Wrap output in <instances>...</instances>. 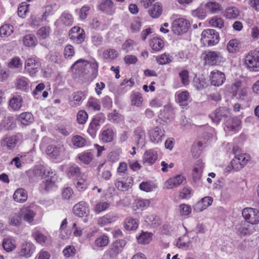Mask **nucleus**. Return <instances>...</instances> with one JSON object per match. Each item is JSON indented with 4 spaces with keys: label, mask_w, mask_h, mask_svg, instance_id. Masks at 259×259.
Segmentation results:
<instances>
[{
    "label": "nucleus",
    "mask_w": 259,
    "mask_h": 259,
    "mask_svg": "<svg viewBox=\"0 0 259 259\" xmlns=\"http://www.w3.org/2000/svg\"><path fill=\"white\" fill-rule=\"evenodd\" d=\"M245 66L250 71H259V51L249 52L243 59Z\"/></svg>",
    "instance_id": "1"
},
{
    "label": "nucleus",
    "mask_w": 259,
    "mask_h": 259,
    "mask_svg": "<svg viewBox=\"0 0 259 259\" xmlns=\"http://www.w3.org/2000/svg\"><path fill=\"white\" fill-rule=\"evenodd\" d=\"M219 34L214 29H207L201 33V41L205 46H213L219 42Z\"/></svg>",
    "instance_id": "2"
},
{
    "label": "nucleus",
    "mask_w": 259,
    "mask_h": 259,
    "mask_svg": "<svg viewBox=\"0 0 259 259\" xmlns=\"http://www.w3.org/2000/svg\"><path fill=\"white\" fill-rule=\"evenodd\" d=\"M72 67L81 72H84L88 68H91V73L96 75L98 72V64L96 61L89 62L86 60L80 59L73 64Z\"/></svg>",
    "instance_id": "3"
},
{
    "label": "nucleus",
    "mask_w": 259,
    "mask_h": 259,
    "mask_svg": "<svg viewBox=\"0 0 259 259\" xmlns=\"http://www.w3.org/2000/svg\"><path fill=\"white\" fill-rule=\"evenodd\" d=\"M202 56L204 60V64L211 66L219 64L224 59L222 54L217 51H205Z\"/></svg>",
    "instance_id": "4"
},
{
    "label": "nucleus",
    "mask_w": 259,
    "mask_h": 259,
    "mask_svg": "<svg viewBox=\"0 0 259 259\" xmlns=\"http://www.w3.org/2000/svg\"><path fill=\"white\" fill-rule=\"evenodd\" d=\"M242 215L247 223L252 225L259 223V211L255 208L247 207L243 209Z\"/></svg>",
    "instance_id": "5"
},
{
    "label": "nucleus",
    "mask_w": 259,
    "mask_h": 259,
    "mask_svg": "<svg viewBox=\"0 0 259 259\" xmlns=\"http://www.w3.org/2000/svg\"><path fill=\"white\" fill-rule=\"evenodd\" d=\"M190 27L189 22L184 18H179L174 20L172 24V31L177 35L186 32Z\"/></svg>",
    "instance_id": "6"
},
{
    "label": "nucleus",
    "mask_w": 259,
    "mask_h": 259,
    "mask_svg": "<svg viewBox=\"0 0 259 259\" xmlns=\"http://www.w3.org/2000/svg\"><path fill=\"white\" fill-rule=\"evenodd\" d=\"M40 63L34 58H29L25 62V70L31 76H34L40 67Z\"/></svg>",
    "instance_id": "7"
},
{
    "label": "nucleus",
    "mask_w": 259,
    "mask_h": 259,
    "mask_svg": "<svg viewBox=\"0 0 259 259\" xmlns=\"http://www.w3.org/2000/svg\"><path fill=\"white\" fill-rule=\"evenodd\" d=\"M165 136V131L160 126H156L149 131V137L151 142L158 144L161 142Z\"/></svg>",
    "instance_id": "8"
},
{
    "label": "nucleus",
    "mask_w": 259,
    "mask_h": 259,
    "mask_svg": "<svg viewBox=\"0 0 259 259\" xmlns=\"http://www.w3.org/2000/svg\"><path fill=\"white\" fill-rule=\"evenodd\" d=\"M46 178V181L42 182L40 184V188L48 192L54 186L55 182L57 180V177L55 171L49 170Z\"/></svg>",
    "instance_id": "9"
},
{
    "label": "nucleus",
    "mask_w": 259,
    "mask_h": 259,
    "mask_svg": "<svg viewBox=\"0 0 259 259\" xmlns=\"http://www.w3.org/2000/svg\"><path fill=\"white\" fill-rule=\"evenodd\" d=\"M69 37L76 44H80L84 40V31L79 27H73L70 31Z\"/></svg>",
    "instance_id": "10"
},
{
    "label": "nucleus",
    "mask_w": 259,
    "mask_h": 259,
    "mask_svg": "<svg viewBox=\"0 0 259 259\" xmlns=\"http://www.w3.org/2000/svg\"><path fill=\"white\" fill-rule=\"evenodd\" d=\"M236 233L240 236L250 235L255 231L254 226L246 222H242L237 225L235 228Z\"/></svg>",
    "instance_id": "11"
},
{
    "label": "nucleus",
    "mask_w": 259,
    "mask_h": 259,
    "mask_svg": "<svg viewBox=\"0 0 259 259\" xmlns=\"http://www.w3.org/2000/svg\"><path fill=\"white\" fill-rule=\"evenodd\" d=\"M229 111L224 107H221L217 109L214 112H212L209 117L212 121L218 124L223 119L226 117L229 114Z\"/></svg>",
    "instance_id": "12"
},
{
    "label": "nucleus",
    "mask_w": 259,
    "mask_h": 259,
    "mask_svg": "<svg viewBox=\"0 0 259 259\" xmlns=\"http://www.w3.org/2000/svg\"><path fill=\"white\" fill-rule=\"evenodd\" d=\"M203 168L204 165L202 162L198 160L194 165L192 173V182L194 184H197L200 181Z\"/></svg>",
    "instance_id": "13"
},
{
    "label": "nucleus",
    "mask_w": 259,
    "mask_h": 259,
    "mask_svg": "<svg viewBox=\"0 0 259 259\" xmlns=\"http://www.w3.org/2000/svg\"><path fill=\"white\" fill-rule=\"evenodd\" d=\"M210 78L211 84L217 87L222 85L226 79L225 74L217 70L211 72Z\"/></svg>",
    "instance_id": "14"
},
{
    "label": "nucleus",
    "mask_w": 259,
    "mask_h": 259,
    "mask_svg": "<svg viewBox=\"0 0 259 259\" xmlns=\"http://www.w3.org/2000/svg\"><path fill=\"white\" fill-rule=\"evenodd\" d=\"M35 246L30 242H25L21 245L20 255L25 258H28L31 256L35 250Z\"/></svg>",
    "instance_id": "15"
},
{
    "label": "nucleus",
    "mask_w": 259,
    "mask_h": 259,
    "mask_svg": "<svg viewBox=\"0 0 259 259\" xmlns=\"http://www.w3.org/2000/svg\"><path fill=\"white\" fill-rule=\"evenodd\" d=\"M73 210L74 213L79 217H86L90 212L87 204L83 201L75 204L73 207Z\"/></svg>",
    "instance_id": "16"
},
{
    "label": "nucleus",
    "mask_w": 259,
    "mask_h": 259,
    "mask_svg": "<svg viewBox=\"0 0 259 259\" xmlns=\"http://www.w3.org/2000/svg\"><path fill=\"white\" fill-rule=\"evenodd\" d=\"M20 215L21 219L28 223H31L34 220V218L35 216V213L31 208L30 206H24L22 207L19 210Z\"/></svg>",
    "instance_id": "17"
},
{
    "label": "nucleus",
    "mask_w": 259,
    "mask_h": 259,
    "mask_svg": "<svg viewBox=\"0 0 259 259\" xmlns=\"http://www.w3.org/2000/svg\"><path fill=\"white\" fill-rule=\"evenodd\" d=\"M134 137L138 147H143L145 145L146 135L144 130L138 127L134 131Z\"/></svg>",
    "instance_id": "18"
},
{
    "label": "nucleus",
    "mask_w": 259,
    "mask_h": 259,
    "mask_svg": "<svg viewBox=\"0 0 259 259\" xmlns=\"http://www.w3.org/2000/svg\"><path fill=\"white\" fill-rule=\"evenodd\" d=\"M63 150V146L51 145L47 146L46 152L51 158L56 159Z\"/></svg>",
    "instance_id": "19"
},
{
    "label": "nucleus",
    "mask_w": 259,
    "mask_h": 259,
    "mask_svg": "<svg viewBox=\"0 0 259 259\" xmlns=\"http://www.w3.org/2000/svg\"><path fill=\"white\" fill-rule=\"evenodd\" d=\"M185 179V177L184 176L181 175H177L167 180L165 183V187L167 189H172L174 187H177L181 185Z\"/></svg>",
    "instance_id": "20"
},
{
    "label": "nucleus",
    "mask_w": 259,
    "mask_h": 259,
    "mask_svg": "<svg viewBox=\"0 0 259 259\" xmlns=\"http://www.w3.org/2000/svg\"><path fill=\"white\" fill-rule=\"evenodd\" d=\"M23 103L22 97L20 95L13 96L9 101V107L13 111H18L21 108Z\"/></svg>",
    "instance_id": "21"
},
{
    "label": "nucleus",
    "mask_w": 259,
    "mask_h": 259,
    "mask_svg": "<svg viewBox=\"0 0 259 259\" xmlns=\"http://www.w3.org/2000/svg\"><path fill=\"white\" fill-rule=\"evenodd\" d=\"M212 200L210 196L204 197L196 204L195 209L197 211H202L211 204Z\"/></svg>",
    "instance_id": "22"
},
{
    "label": "nucleus",
    "mask_w": 259,
    "mask_h": 259,
    "mask_svg": "<svg viewBox=\"0 0 259 259\" xmlns=\"http://www.w3.org/2000/svg\"><path fill=\"white\" fill-rule=\"evenodd\" d=\"M118 217L115 214H107L97 219V224L100 226H104L115 222Z\"/></svg>",
    "instance_id": "23"
},
{
    "label": "nucleus",
    "mask_w": 259,
    "mask_h": 259,
    "mask_svg": "<svg viewBox=\"0 0 259 259\" xmlns=\"http://www.w3.org/2000/svg\"><path fill=\"white\" fill-rule=\"evenodd\" d=\"M233 151L235 154L234 158H237L240 163H243L244 166H245L250 159V157L248 154L246 153L239 154V147L238 146H234L233 148Z\"/></svg>",
    "instance_id": "24"
},
{
    "label": "nucleus",
    "mask_w": 259,
    "mask_h": 259,
    "mask_svg": "<svg viewBox=\"0 0 259 259\" xmlns=\"http://www.w3.org/2000/svg\"><path fill=\"white\" fill-rule=\"evenodd\" d=\"M158 156L156 151L150 149L146 151L143 156V162L149 164H153L157 159Z\"/></svg>",
    "instance_id": "25"
},
{
    "label": "nucleus",
    "mask_w": 259,
    "mask_h": 259,
    "mask_svg": "<svg viewBox=\"0 0 259 259\" xmlns=\"http://www.w3.org/2000/svg\"><path fill=\"white\" fill-rule=\"evenodd\" d=\"M177 101L183 108L188 105L190 101L189 94L187 91L179 93L177 95Z\"/></svg>",
    "instance_id": "26"
},
{
    "label": "nucleus",
    "mask_w": 259,
    "mask_h": 259,
    "mask_svg": "<svg viewBox=\"0 0 259 259\" xmlns=\"http://www.w3.org/2000/svg\"><path fill=\"white\" fill-rule=\"evenodd\" d=\"M27 197V191L23 188L17 189L13 195V198L15 201L20 203L26 201Z\"/></svg>",
    "instance_id": "27"
},
{
    "label": "nucleus",
    "mask_w": 259,
    "mask_h": 259,
    "mask_svg": "<svg viewBox=\"0 0 259 259\" xmlns=\"http://www.w3.org/2000/svg\"><path fill=\"white\" fill-rule=\"evenodd\" d=\"M17 141L16 136L7 137L1 141V144L2 146L6 147L10 150L16 146Z\"/></svg>",
    "instance_id": "28"
},
{
    "label": "nucleus",
    "mask_w": 259,
    "mask_h": 259,
    "mask_svg": "<svg viewBox=\"0 0 259 259\" xmlns=\"http://www.w3.org/2000/svg\"><path fill=\"white\" fill-rule=\"evenodd\" d=\"M32 236L36 242L41 245H44L50 241L49 237L38 230L34 231L32 233Z\"/></svg>",
    "instance_id": "29"
},
{
    "label": "nucleus",
    "mask_w": 259,
    "mask_h": 259,
    "mask_svg": "<svg viewBox=\"0 0 259 259\" xmlns=\"http://www.w3.org/2000/svg\"><path fill=\"white\" fill-rule=\"evenodd\" d=\"M18 121L24 125H27L33 121L32 114L30 112H23L20 114L17 117Z\"/></svg>",
    "instance_id": "30"
},
{
    "label": "nucleus",
    "mask_w": 259,
    "mask_h": 259,
    "mask_svg": "<svg viewBox=\"0 0 259 259\" xmlns=\"http://www.w3.org/2000/svg\"><path fill=\"white\" fill-rule=\"evenodd\" d=\"M16 89L22 91L27 92L29 89V80L25 77L21 76L16 80Z\"/></svg>",
    "instance_id": "31"
},
{
    "label": "nucleus",
    "mask_w": 259,
    "mask_h": 259,
    "mask_svg": "<svg viewBox=\"0 0 259 259\" xmlns=\"http://www.w3.org/2000/svg\"><path fill=\"white\" fill-rule=\"evenodd\" d=\"M241 123V121L237 117L233 118L226 122V127L229 131L236 132L240 128Z\"/></svg>",
    "instance_id": "32"
},
{
    "label": "nucleus",
    "mask_w": 259,
    "mask_h": 259,
    "mask_svg": "<svg viewBox=\"0 0 259 259\" xmlns=\"http://www.w3.org/2000/svg\"><path fill=\"white\" fill-rule=\"evenodd\" d=\"M239 15V11L236 7L230 6L225 10L224 16L227 19H236Z\"/></svg>",
    "instance_id": "33"
},
{
    "label": "nucleus",
    "mask_w": 259,
    "mask_h": 259,
    "mask_svg": "<svg viewBox=\"0 0 259 259\" xmlns=\"http://www.w3.org/2000/svg\"><path fill=\"white\" fill-rule=\"evenodd\" d=\"M72 98V100L70 101V105L73 107H76L85 99L84 94L83 92H77L73 94Z\"/></svg>",
    "instance_id": "34"
},
{
    "label": "nucleus",
    "mask_w": 259,
    "mask_h": 259,
    "mask_svg": "<svg viewBox=\"0 0 259 259\" xmlns=\"http://www.w3.org/2000/svg\"><path fill=\"white\" fill-rule=\"evenodd\" d=\"M23 42L25 47H34L37 44V40L34 35L29 34L23 37Z\"/></svg>",
    "instance_id": "35"
},
{
    "label": "nucleus",
    "mask_w": 259,
    "mask_h": 259,
    "mask_svg": "<svg viewBox=\"0 0 259 259\" xmlns=\"http://www.w3.org/2000/svg\"><path fill=\"white\" fill-rule=\"evenodd\" d=\"M100 127L99 119L97 118H93L90 124L88 130V132L92 137L96 136L97 131Z\"/></svg>",
    "instance_id": "36"
},
{
    "label": "nucleus",
    "mask_w": 259,
    "mask_h": 259,
    "mask_svg": "<svg viewBox=\"0 0 259 259\" xmlns=\"http://www.w3.org/2000/svg\"><path fill=\"white\" fill-rule=\"evenodd\" d=\"M162 8L159 3H155L152 8L149 10L150 15L153 18H158L162 14Z\"/></svg>",
    "instance_id": "37"
},
{
    "label": "nucleus",
    "mask_w": 259,
    "mask_h": 259,
    "mask_svg": "<svg viewBox=\"0 0 259 259\" xmlns=\"http://www.w3.org/2000/svg\"><path fill=\"white\" fill-rule=\"evenodd\" d=\"M109 243V237L107 235L102 234L95 240V245L97 247H104Z\"/></svg>",
    "instance_id": "38"
},
{
    "label": "nucleus",
    "mask_w": 259,
    "mask_h": 259,
    "mask_svg": "<svg viewBox=\"0 0 259 259\" xmlns=\"http://www.w3.org/2000/svg\"><path fill=\"white\" fill-rule=\"evenodd\" d=\"M67 219H64L60 226V237L62 239H66L69 238L71 235V231L69 230L66 229L67 226Z\"/></svg>",
    "instance_id": "39"
},
{
    "label": "nucleus",
    "mask_w": 259,
    "mask_h": 259,
    "mask_svg": "<svg viewBox=\"0 0 259 259\" xmlns=\"http://www.w3.org/2000/svg\"><path fill=\"white\" fill-rule=\"evenodd\" d=\"M49 170H52L50 168H47L44 166L39 165L34 167L33 170V174L35 177L45 176L47 177Z\"/></svg>",
    "instance_id": "40"
},
{
    "label": "nucleus",
    "mask_w": 259,
    "mask_h": 259,
    "mask_svg": "<svg viewBox=\"0 0 259 259\" xmlns=\"http://www.w3.org/2000/svg\"><path fill=\"white\" fill-rule=\"evenodd\" d=\"M150 45L153 50L159 51L163 48L164 42L161 39L154 37L151 40Z\"/></svg>",
    "instance_id": "41"
},
{
    "label": "nucleus",
    "mask_w": 259,
    "mask_h": 259,
    "mask_svg": "<svg viewBox=\"0 0 259 259\" xmlns=\"http://www.w3.org/2000/svg\"><path fill=\"white\" fill-rule=\"evenodd\" d=\"M22 223L21 217L19 212L18 213L11 214L9 217V223L10 225L18 227Z\"/></svg>",
    "instance_id": "42"
},
{
    "label": "nucleus",
    "mask_w": 259,
    "mask_h": 259,
    "mask_svg": "<svg viewBox=\"0 0 259 259\" xmlns=\"http://www.w3.org/2000/svg\"><path fill=\"white\" fill-rule=\"evenodd\" d=\"M244 166L243 163H240L237 158H234L231 161L230 164L226 167V170L228 171H230L232 169L238 171Z\"/></svg>",
    "instance_id": "43"
},
{
    "label": "nucleus",
    "mask_w": 259,
    "mask_h": 259,
    "mask_svg": "<svg viewBox=\"0 0 259 259\" xmlns=\"http://www.w3.org/2000/svg\"><path fill=\"white\" fill-rule=\"evenodd\" d=\"M227 49L230 53H235L239 51V43L238 40L233 39L230 40L227 44Z\"/></svg>",
    "instance_id": "44"
},
{
    "label": "nucleus",
    "mask_w": 259,
    "mask_h": 259,
    "mask_svg": "<svg viewBox=\"0 0 259 259\" xmlns=\"http://www.w3.org/2000/svg\"><path fill=\"white\" fill-rule=\"evenodd\" d=\"M60 20L66 26H71L73 23V19L72 15L66 12L62 14L60 17Z\"/></svg>",
    "instance_id": "45"
},
{
    "label": "nucleus",
    "mask_w": 259,
    "mask_h": 259,
    "mask_svg": "<svg viewBox=\"0 0 259 259\" xmlns=\"http://www.w3.org/2000/svg\"><path fill=\"white\" fill-rule=\"evenodd\" d=\"M138 227L137 221L131 218H127L124 221V227L127 230H135Z\"/></svg>",
    "instance_id": "46"
},
{
    "label": "nucleus",
    "mask_w": 259,
    "mask_h": 259,
    "mask_svg": "<svg viewBox=\"0 0 259 259\" xmlns=\"http://www.w3.org/2000/svg\"><path fill=\"white\" fill-rule=\"evenodd\" d=\"M103 56L104 58L106 59H108L110 60H114L116 59L118 56V52L114 49H108L105 50L103 53Z\"/></svg>",
    "instance_id": "47"
},
{
    "label": "nucleus",
    "mask_w": 259,
    "mask_h": 259,
    "mask_svg": "<svg viewBox=\"0 0 259 259\" xmlns=\"http://www.w3.org/2000/svg\"><path fill=\"white\" fill-rule=\"evenodd\" d=\"M113 7V3L111 0H103L99 6L100 10L109 12Z\"/></svg>",
    "instance_id": "48"
},
{
    "label": "nucleus",
    "mask_w": 259,
    "mask_h": 259,
    "mask_svg": "<svg viewBox=\"0 0 259 259\" xmlns=\"http://www.w3.org/2000/svg\"><path fill=\"white\" fill-rule=\"evenodd\" d=\"M209 24L212 27L220 29L223 28L224 25V20L221 18L216 16L212 17L209 20Z\"/></svg>",
    "instance_id": "49"
},
{
    "label": "nucleus",
    "mask_w": 259,
    "mask_h": 259,
    "mask_svg": "<svg viewBox=\"0 0 259 259\" xmlns=\"http://www.w3.org/2000/svg\"><path fill=\"white\" fill-rule=\"evenodd\" d=\"M14 31V28L12 25L5 24L0 28V36H8L10 35Z\"/></svg>",
    "instance_id": "50"
},
{
    "label": "nucleus",
    "mask_w": 259,
    "mask_h": 259,
    "mask_svg": "<svg viewBox=\"0 0 259 259\" xmlns=\"http://www.w3.org/2000/svg\"><path fill=\"white\" fill-rule=\"evenodd\" d=\"M3 246L5 250L11 251L15 248V241L11 238H5L3 240Z\"/></svg>",
    "instance_id": "51"
},
{
    "label": "nucleus",
    "mask_w": 259,
    "mask_h": 259,
    "mask_svg": "<svg viewBox=\"0 0 259 259\" xmlns=\"http://www.w3.org/2000/svg\"><path fill=\"white\" fill-rule=\"evenodd\" d=\"M50 33V28L48 26H43L39 28L36 34L39 39H44L47 38Z\"/></svg>",
    "instance_id": "52"
},
{
    "label": "nucleus",
    "mask_w": 259,
    "mask_h": 259,
    "mask_svg": "<svg viewBox=\"0 0 259 259\" xmlns=\"http://www.w3.org/2000/svg\"><path fill=\"white\" fill-rule=\"evenodd\" d=\"M172 57L169 54L164 53L156 58V61L159 64L164 65L169 63L172 61Z\"/></svg>",
    "instance_id": "53"
},
{
    "label": "nucleus",
    "mask_w": 259,
    "mask_h": 259,
    "mask_svg": "<svg viewBox=\"0 0 259 259\" xmlns=\"http://www.w3.org/2000/svg\"><path fill=\"white\" fill-rule=\"evenodd\" d=\"M138 242L140 244H148L151 240V235L150 233L143 232L140 235L137 237Z\"/></svg>",
    "instance_id": "54"
},
{
    "label": "nucleus",
    "mask_w": 259,
    "mask_h": 259,
    "mask_svg": "<svg viewBox=\"0 0 259 259\" xmlns=\"http://www.w3.org/2000/svg\"><path fill=\"white\" fill-rule=\"evenodd\" d=\"M48 59L55 63L60 64L62 62L61 54L57 52H51L48 55Z\"/></svg>",
    "instance_id": "55"
},
{
    "label": "nucleus",
    "mask_w": 259,
    "mask_h": 259,
    "mask_svg": "<svg viewBox=\"0 0 259 259\" xmlns=\"http://www.w3.org/2000/svg\"><path fill=\"white\" fill-rule=\"evenodd\" d=\"M205 6L208 11L211 13H217L221 10V5L217 2H208Z\"/></svg>",
    "instance_id": "56"
},
{
    "label": "nucleus",
    "mask_w": 259,
    "mask_h": 259,
    "mask_svg": "<svg viewBox=\"0 0 259 259\" xmlns=\"http://www.w3.org/2000/svg\"><path fill=\"white\" fill-rule=\"evenodd\" d=\"M29 4L26 2H23L20 4L18 8V15L21 18H24L28 12Z\"/></svg>",
    "instance_id": "57"
},
{
    "label": "nucleus",
    "mask_w": 259,
    "mask_h": 259,
    "mask_svg": "<svg viewBox=\"0 0 259 259\" xmlns=\"http://www.w3.org/2000/svg\"><path fill=\"white\" fill-rule=\"evenodd\" d=\"M73 144L78 148L82 147L86 144V140L82 137L76 135L72 139Z\"/></svg>",
    "instance_id": "58"
},
{
    "label": "nucleus",
    "mask_w": 259,
    "mask_h": 259,
    "mask_svg": "<svg viewBox=\"0 0 259 259\" xmlns=\"http://www.w3.org/2000/svg\"><path fill=\"white\" fill-rule=\"evenodd\" d=\"M114 133L112 129H107L103 132L102 140L104 142H111L113 138Z\"/></svg>",
    "instance_id": "59"
},
{
    "label": "nucleus",
    "mask_w": 259,
    "mask_h": 259,
    "mask_svg": "<svg viewBox=\"0 0 259 259\" xmlns=\"http://www.w3.org/2000/svg\"><path fill=\"white\" fill-rule=\"evenodd\" d=\"M55 6L56 5H51L45 7V11L41 16L42 21H46L49 16L52 15L54 14L53 10Z\"/></svg>",
    "instance_id": "60"
},
{
    "label": "nucleus",
    "mask_w": 259,
    "mask_h": 259,
    "mask_svg": "<svg viewBox=\"0 0 259 259\" xmlns=\"http://www.w3.org/2000/svg\"><path fill=\"white\" fill-rule=\"evenodd\" d=\"M88 106L89 108L93 110L99 111L100 110V102L97 99L91 98L88 102Z\"/></svg>",
    "instance_id": "61"
},
{
    "label": "nucleus",
    "mask_w": 259,
    "mask_h": 259,
    "mask_svg": "<svg viewBox=\"0 0 259 259\" xmlns=\"http://www.w3.org/2000/svg\"><path fill=\"white\" fill-rule=\"evenodd\" d=\"M108 119L111 122L118 123L122 120V116L114 110L108 115Z\"/></svg>",
    "instance_id": "62"
},
{
    "label": "nucleus",
    "mask_w": 259,
    "mask_h": 259,
    "mask_svg": "<svg viewBox=\"0 0 259 259\" xmlns=\"http://www.w3.org/2000/svg\"><path fill=\"white\" fill-rule=\"evenodd\" d=\"M126 242L125 240L119 239L114 241L111 245L119 253L122 251L123 247L126 245Z\"/></svg>",
    "instance_id": "63"
},
{
    "label": "nucleus",
    "mask_w": 259,
    "mask_h": 259,
    "mask_svg": "<svg viewBox=\"0 0 259 259\" xmlns=\"http://www.w3.org/2000/svg\"><path fill=\"white\" fill-rule=\"evenodd\" d=\"M139 188L141 190L148 192L153 191L155 188V185L151 182H145L141 183Z\"/></svg>",
    "instance_id": "64"
}]
</instances>
